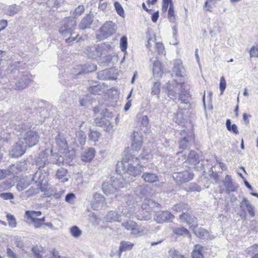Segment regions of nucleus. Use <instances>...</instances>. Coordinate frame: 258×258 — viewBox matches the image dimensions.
<instances>
[{"label":"nucleus","instance_id":"5fc2aeb1","mask_svg":"<svg viewBox=\"0 0 258 258\" xmlns=\"http://www.w3.org/2000/svg\"><path fill=\"white\" fill-rule=\"evenodd\" d=\"M29 184V182L20 181L17 185V188L19 191H21L25 189Z\"/></svg>","mask_w":258,"mask_h":258},{"label":"nucleus","instance_id":"4c0bfd02","mask_svg":"<svg viewBox=\"0 0 258 258\" xmlns=\"http://www.w3.org/2000/svg\"><path fill=\"white\" fill-rule=\"evenodd\" d=\"M134 245V243L128 241H121L119 246V250L120 251H125L131 250L133 248Z\"/></svg>","mask_w":258,"mask_h":258},{"label":"nucleus","instance_id":"423d86ee","mask_svg":"<svg viewBox=\"0 0 258 258\" xmlns=\"http://www.w3.org/2000/svg\"><path fill=\"white\" fill-rule=\"evenodd\" d=\"M177 155L179 160H180L179 158L180 157L182 158L180 161L181 163H184L187 161L191 164L195 165L200 162L199 156L195 151H190L187 157L185 154H183L182 152H178ZM179 162L180 163V161Z\"/></svg>","mask_w":258,"mask_h":258},{"label":"nucleus","instance_id":"7c9ffc66","mask_svg":"<svg viewBox=\"0 0 258 258\" xmlns=\"http://www.w3.org/2000/svg\"><path fill=\"white\" fill-rule=\"evenodd\" d=\"M68 171L63 168L58 169L56 172V176L57 178L62 182H64L68 180L67 177Z\"/></svg>","mask_w":258,"mask_h":258},{"label":"nucleus","instance_id":"5701e85b","mask_svg":"<svg viewBox=\"0 0 258 258\" xmlns=\"http://www.w3.org/2000/svg\"><path fill=\"white\" fill-rule=\"evenodd\" d=\"M157 220L158 223L172 221L174 216L168 211L159 212L157 213Z\"/></svg>","mask_w":258,"mask_h":258},{"label":"nucleus","instance_id":"ea45409f","mask_svg":"<svg viewBox=\"0 0 258 258\" xmlns=\"http://www.w3.org/2000/svg\"><path fill=\"white\" fill-rule=\"evenodd\" d=\"M45 221V217L33 221L32 222H28L29 224H32L35 228H39L41 227L44 224Z\"/></svg>","mask_w":258,"mask_h":258},{"label":"nucleus","instance_id":"052dcab7","mask_svg":"<svg viewBox=\"0 0 258 258\" xmlns=\"http://www.w3.org/2000/svg\"><path fill=\"white\" fill-rule=\"evenodd\" d=\"M114 6L117 14L120 16H123L124 10L121 5L118 2H115L114 3Z\"/></svg>","mask_w":258,"mask_h":258},{"label":"nucleus","instance_id":"37998d69","mask_svg":"<svg viewBox=\"0 0 258 258\" xmlns=\"http://www.w3.org/2000/svg\"><path fill=\"white\" fill-rule=\"evenodd\" d=\"M7 219L8 221L9 226L12 228H15L17 226L16 219L13 215L8 214Z\"/></svg>","mask_w":258,"mask_h":258},{"label":"nucleus","instance_id":"a18cd8bd","mask_svg":"<svg viewBox=\"0 0 258 258\" xmlns=\"http://www.w3.org/2000/svg\"><path fill=\"white\" fill-rule=\"evenodd\" d=\"M19 11L20 7L16 5H14L9 7L6 13L10 16H13L17 13Z\"/></svg>","mask_w":258,"mask_h":258},{"label":"nucleus","instance_id":"6ab92c4d","mask_svg":"<svg viewBox=\"0 0 258 258\" xmlns=\"http://www.w3.org/2000/svg\"><path fill=\"white\" fill-rule=\"evenodd\" d=\"M153 63L152 71L153 75L155 77H161L163 74L162 67L160 62L156 58H153L150 59Z\"/></svg>","mask_w":258,"mask_h":258},{"label":"nucleus","instance_id":"3c124183","mask_svg":"<svg viewBox=\"0 0 258 258\" xmlns=\"http://www.w3.org/2000/svg\"><path fill=\"white\" fill-rule=\"evenodd\" d=\"M127 37L125 36H122L120 40V47L121 50L125 52L127 48Z\"/></svg>","mask_w":258,"mask_h":258},{"label":"nucleus","instance_id":"a878e982","mask_svg":"<svg viewBox=\"0 0 258 258\" xmlns=\"http://www.w3.org/2000/svg\"><path fill=\"white\" fill-rule=\"evenodd\" d=\"M96 151L94 148H88L82 154V160L86 162L91 161L94 157Z\"/></svg>","mask_w":258,"mask_h":258},{"label":"nucleus","instance_id":"aec40b11","mask_svg":"<svg viewBox=\"0 0 258 258\" xmlns=\"http://www.w3.org/2000/svg\"><path fill=\"white\" fill-rule=\"evenodd\" d=\"M186 131H183L181 133V136L182 138L179 142V148L180 149H186L188 147L190 143L193 141V138L191 135H185Z\"/></svg>","mask_w":258,"mask_h":258},{"label":"nucleus","instance_id":"6e6d98bb","mask_svg":"<svg viewBox=\"0 0 258 258\" xmlns=\"http://www.w3.org/2000/svg\"><path fill=\"white\" fill-rule=\"evenodd\" d=\"M84 7L83 5H79L76 8L73 15L75 17H78L81 15L84 12Z\"/></svg>","mask_w":258,"mask_h":258},{"label":"nucleus","instance_id":"13d9d810","mask_svg":"<svg viewBox=\"0 0 258 258\" xmlns=\"http://www.w3.org/2000/svg\"><path fill=\"white\" fill-rule=\"evenodd\" d=\"M151 151L150 149H144L142 153L140 155V158L141 159H148L151 156Z\"/></svg>","mask_w":258,"mask_h":258},{"label":"nucleus","instance_id":"4be33fe9","mask_svg":"<svg viewBox=\"0 0 258 258\" xmlns=\"http://www.w3.org/2000/svg\"><path fill=\"white\" fill-rule=\"evenodd\" d=\"M240 208L244 213H245V209H246L249 214L251 217H253L254 216L255 213L253 211V207L245 198H243L242 201L240 204Z\"/></svg>","mask_w":258,"mask_h":258},{"label":"nucleus","instance_id":"39448f33","mask_svg":"<svg viewBox=\"0 0 258 258\" xmlns=\"http://www.w3.org/2000/svg\"><path fill=\"white\" fill-rule=\"evenodd\" d=\"M124 182L119 178L113 180L111 183L109 182H104L102 185V189L104 194L108 196L115 194L120 188L124 186Z\"/></svg>","mask_w":258,"mask_h":258},{"label":"nucleus","instance_id":"1a4fd4ad","mask_svg":"<svg viewBox=\"0 0 258 258\" xmlns=\"http://www.w3.org/2000/svg\"><path fill=\"white\" fill-rule=\"evenodd\" d=\"M115 25L112 21L106 22L100 29L99 32L101 38L105 39L112 35L115 30Z\"/></svg>","mask_w":258,"mask_h":258},{"label":"nucleus","instance_id":"bb28decb","mask_svg":"<svg viewBox=\"0 0 258 258\" xmlns=\"http://www.w3.org/2000/svg\"><path fill=\"white\" fill-rule=\"evenodd\" d=\"M86 137L85 133L82 131H79L76 134L75 143L78 147L82 146L86 142Z\"/></svg>","mask_w":258,"mask_h":258},{"label":"nucleus","instance_id":"4d7b16f0","mask_svg":"<svg viewBox=\"0 0 258 258\" xmlns=\"http://www.w3.org/2000/svg\"><path fill=\"white\" fill-rule=\"evenodd\" d=\"M124 200L125 201L126 204L128 206H134L136 204V200L133 196H125Z\"/></svg>","mask_w":258,"mask_h":258},{"label":"nucleus","instance_id":"dca6fc26","mask_svg":"<svg viewBox=\"0 0 258 258\" xmlns=\"http://www.w3.org/2000/svg\"><path fill=\"white\" fill-rule=\"evenodd\" d=\"M50 155L46 151L41 152L36 160V165L40 170L41 168H43L44 166L49 163V158Z\"/></svg>","mask_w":258,"mask_h":258},{"label":"nucleus","instance_id":"c85d7f7f","mask_svg":"<svg viewBox=\"0 0 258 258\" xmlns=\"http://www.w3.org/2000/svg\"><path fill=\"white\" fill-rule=\"evenodd\" d=\"M42 214L40 211H27L25 212V217L28 222H32L39 219L38 217Z\"/></svg>","mask_w":258,"mask_h":258},{"label":"nucleus","instance_id":"864d4df0","mask_svg":"<svg viewBox=\"0 0 258 258\" xmlns=\"http://www.w3.org/2000/svg\"><path fill=\"white\" fill-rule=\"evenodd\" d=\"M100 136V134L97 131H91L89 135V138L90 140L93 142L98 141V139Z\"/></svg>","mask_w":258,"mask_h":258},{"label":"nucleus","instance_id":"2eb2a0df","mask_svg":"<svg viewBox=\"0 0 258 258\" xmlns=\"http://www.w3.org/2000/svg\"><path fill=\"white\" fill-rule=\"evenodd\" d=\"M94 20V15L90 12L89 14L86 15L81 20L79 25L80 29L86 30L91 28V25Z\"/></svg>","mask_w":258,"mask_h":258},{"label":"nucleus","instance_id":"72a5a7b5","mask_svg":"<svg viewBox=\"0 0 258 258\" xmlns=\"http://www.w3.org/2000/svg\"><path fill=\"white\" fill-rule=\"evenodd\" d=\"M136 218L140 220H149L151 219L152 215L149 211H143L142 213L136 216Z\"/></svg>","mask_w":258,"mask_h":258},{"label":"nucleus","instance_id":"20e7f679","mask_svg":"<svg viewBox=\"0 0 258 258\" xmlns=\"http://www.w3.org/2000/svg\"><path fill=\"white\" fill-rule=\"evenodd\" d=\"M76 27V21L74 17H66L61 21L58 32L63 37L74 35Z\"/></svg>","mask_w":258,"mask_h":258},{"label":"nucleus","instance_id":"680f3d73","mask_svg":"<svg viewBox=\"0 0 258 258\" xmlns=\"http://www.w3.org/2000/svg\"><path fill=\"white\" fill-rule=\"evenodd\" d=\"M226 87V82L225 78L222 76L220 78L219 88L220 90V94L222 95Z\"/></svg>","mask_w":258,"mask_h":258},{"label":"nucleus","instance_id":"6e6552de","mask_svg":"<svg viewBox=\"0 0 258 258\" xmlns=\"http://www.w3.org/2000/svg\"><path fill=\"white\" fill-rule=\"evenodd\" d=\"M26 146L22 140H20L10 151V156L17 158L23 155L26 151Z\"/></svg>","mask_w":258,"mask_h":258},{"label":"nucleus","instance_id":"774afa93","mask_svg":"<svg viewBox=\"0 0 258 258\" xmlns=\"http://www.w3.org/2000/svg\"><path fill=\"white\" fill-rule=\"evenodd\" d=\"M0 197L4 200H11L14 198L13 195L11 192H4L0 194Z\"/></svg>","mask_w":258,"mask_h":258},{"label":"nucleus","instance_id":"4468645a","mask_svg":"<svg viewBox=\"0 0 258 258\" xmlns=\"http://www.w3.org/2000/svg\"><path fill=\"white\" fill-rule=\"evenodd\" d=\"M142 172L143 173L142 178L145 182L152 183L159 181L158 176L155 173L149 171L147 166L144 167Z\"/></svg>","mask_w":258,"mask_h":258},{"label":"nucleus","instance_id":"a19ab883","mask_svg":"<svg viewBox=\"0 0 258 258\" xmlns=\"http://www.w3.org/2000/svg\"><path fill=\"white\" fill-rule=\"evenodd\" d=\"M56 142L57 144L62 148H65L67 147V141L62 136H61L59 134L57 135V137L55 138Z\"/></svg>","mask_w":258,"mask_h":258},{"label":"nucleus","instance_id":"0e129e2a","mask_svg":"<svg viewBox=\"0 0 258 258\" xmlns=\"http://www.w3.org/2000/svg\"><path fill=\"white\" fill-rule=\"evenodd\" d=\"M250 57H258V45L253 46L250 51Z\"/></svg>","mask_w":258,"mask_h":258},{"label":"nucleus","instance_id":"f03ea898","mask_svg":"<svg viewBox=\"0 0 258 258\" xmlns=\"http://www.w3.org/2000/svg\"><path fill=\"white\" fill-rule=\"evenodd\" d=\"M32 181L36 184L37 187L34 188L32 187L25 191L23 193L24 197L28 198L38 194L40 190L42 191H46L48 189V179L45 174H41V171L35 172L33 175Z\"/></svg>","mask_w":258,"mask_h":258},{"label":"nucleus","instance_id":"f3484780","mask_svg":"<svg viewBox=\"0 0 258 258\" xmlns=\"http://www.w3.org/2000/svg\"><path fill=\"white\" fill-rule=\"evenodd\" d=\"M104 201L105 199L102 195L95 193L91 203V208L94 210H98L102 207Z\"/></svg>","mask_w":258,"mask_h":258},{"label":"nucleus","instance_id":"8fccbe9b","mask_svg":"<svg viewBox=\"0 0 258 258\" xmlns=\"http://www.w3.org/2000/svg\"><path fill=\"white\" fill-rule=\"evenodd\" d=\"M168 18L170 22H173L175 19V15L173 9V5L171 4L168 12Z\"/></svg>","mask_w":258,"mask_h":258},{"label":"nucleus","instance_id":"2f4dec72","mask_svg":"<svg viewBox=\"0 0 258 258\" xmlns=\"http://www.w3.org/2000/svg\"><path fill=\"white\" fill-rule=\"evenodd\" d=\"M173 210L177 212L186 213L189 210L188 206L185 203H180L175 205L173 207Z\"/></svg>","mask_w":258,"mask_h":258},{"label":"nucleus","instance_id":"58836bf2","mask_svg":"<svg viewBox=\"0 0 258 258\" xmlns=\"http://www.w3.org/2000/svg\"><path fill=\"white\" fill-rule=\"evenodd\" d=\"M30 82V80L27 79L26 77L22 79V82H19L16 84V89L18 90H21L25 88L28 83Z\"/></svg>","mask_w":258,"mask_h":258},{"label":"nucleus","instance_id":"b1692460","mask_svg":"<svg viewBox=\"0 0 258 258\" xmlns=\"http://www.w3.org/2000/svg\"><path fill=\"white\" fill-rule=\"evenodd\" d=\"M224 185L227 192L234 191L238 188V185L232 182L231 177L228 175L225 176Z\"/></svg>","mask_w":258,"mask_h":258},{"label":"nucleus","instance_id":"f704fd0d","mask_svg":"<svg viewBox=\"0 0 258 258\" xmlns=\"http://www.w3.org/2000/svg\"><path fill=\"white\" fill-rule=\"evenodd\" d=\"M70 231L71 235L76 238L80 237L82 234V230L77 226H74L70 228Z\"/></svg>","mask_w":258,"mask_h":258},{"label":"nucleus","instance_id":"7ed1b4c3","mask_svg":"<svg viewBox=\"0 0 258 258\" xmlns=\"http://www.w3.org/2000/svg\"><path fill=\"white\" fill-rule=\"evenodd\" d=\"M111 48L108 42H104L87 46L85 49V53L90 58H97L103 54H106Z\"/></svg>","mask_w":258,"mask_h":258},{"label":"nucleus","instance_id":"473e14b6","mask_svg":"<svg viewBox=\"0 0 258 258\" xmlns=\"http://www.w3.org/2000/svg\"><path fill=\"white\" fill-rule=\"evenodd\" d=\"M203 247L200 245L195 246V249L192 252V258H204L202 253Z\"/></svg>","mask_w":258,"mask_h":258},{"label":"nucleus","instance_id":"412c9836","mask_svg":"<svg viewBox=\"0 0 258 258\" xmlns=\"http://www.w3.org/2000/svg\"><path fill=\"white\" fill-rule=\"evenodd\" d=\"M133 137L132 148L135 151H139L142 146V138L137 132L133 133Z\"/></svg>","mask_w":258,"mask_h":258},{"label":"nucleus","instance_id":"0eeeda50","mask_svg":"<svg viewBox=\"0 0 258 258\" xmlns=\"http://www.w3.org/2000/svg\"><path fill=\"white\" fill-rule=\"evenodd\" d=\"M39 139V137L37 133L30 130L26 132L23 139L22 140L25 141V145L31 147L38 143Z\"/></svg>","mask_w":258,"mask_h":258},{"label":"nucleus","instance_id":"e433bc0d","mask_svg":"<svg viewBox=\"0 0 258 258\" xmlns=\"http://www.w3.org/2000/svg\"><path fill=\"white\" fill-rule=\"evenodd\" d=\"M157 203L154 202L151 199H145L142 204V207L143 209L153 208L157 206Z\"/></svg>","mask_w":258,"mask_h":258},{"label":"nucleus","instance_id":"bf43d9fd","mask_svg":"<svg viewBox=\"0 0 258 258\" xmlns=\"http://www.w3.org/2000/svg\"><path fill=\"white\" fill-rule=\"evenodd\" d=\"M169 255L172 258H182L183 256L174 248H172L169 251Z\"/></svg>","mask_w":258,"mask_h":258},{"label":"nucleus","instance_id":"ddd939ff","mask_svg":"<svg viewBox=\"0 0 258 258\" xmlns=\"http://www.w3.org/2000/svg\"><path fill=\"white\" fill-rule=\"evenodd\" d=\"M179 88L181 89L179 93V100L184 104H187L189 102V86L185 83L179 84Z\"/></svg>","mask_w":258,"mask_h":258},{"label":"nucleus","instance_id":"c9c22d12","mask_svg":"<svg viewBox=\"0 0 258 258\" xmlns=\"http://www.w3.org/2000/svg\"><path fill=\"white\" fill-rule=\"evenodd\" d=\"M192 230L196 235L200 238H203L208 234L207 231L202 227L197 228V227H194L192 228Z\"/></svg>","mask_w":258,"mask_h":258},{"label":"nucleus","instance_id":"603ef678","mask_svg":"<svg viewBox=\"0 0 258 258\" xmlns=\"http://www.w3.org/2000/svg\"><path fill=\"white\" fill-rule=\"evenodd\" d=\"M20 61H16L9 66L8 68L9 71L12 73H15L16 71H19L20 68Z\"/></svg>","mask_w":258,"mask_h":258},{"label":"nucleus","instance_id":"c756f323","mask_svg":"<svg viewBox=\"0 0 258 258\" xmlns=\"http://www.w3.org/2000/svg\"><path fill=\"white\" fill-rule=\"evenodd\" d=\"M183 67L180 60H176L174 62L173 68V72L176 77H182Z\"/></svg>","mask_w":258,"mask_h":258},{"label":"nucleus","instance_id":"f257e3e1","mask_svg":"<svg viewBox=\"0 0 258 258\" xmlns=\"http://www.w3.org/2000/svg\"><path fill=\"white\" fill-rule=\"evenodd\" d=\"M140 163L138 158L132 157L128 158L127 162L121 161L116 164V171L122 176L121 180L129 178L130 176L136 177L141 174L144 168Z\"/></svg>","mask_w":258,"mask_h":258},{"label":"nucleus","instance_id":"69168bd1","mask_svg":"<svg viewBox=\"0 0 258 258\" xmlns=\"http://www.w3.org/2000/svg\"><path fill=\"white\" fill-rule=\"evenodd\" d=\"M15 244L16 246L18 248H22L24 247L23 241L20 237H16Z\"/></svg>","mask_w":258,"mask_h":258},{"label":"nucleus","instance_id":"de8ad7c7","mask_svg":"<svg viewBox=\"0 0 258 258\" xmlns=\"http://www.w3.org/2000/svg\"><path fill=\"white\" fill-rule=\"evenodd\" d=\"M120 216H123L125 217H127L129 219H133L134 218V214L132 211L128 210V209H122L120 211Z\"/></svg>","mask_w":258,"mask_h":258},{"label":"nucleus","instance_id":"9d476101","mask_svg":"<svg viewBox=\"0 0 258 258\" xmlns=\"http://www.w3.org/2000/svg\"><path fill=\"white\" fill-rule=\"evenodd\" d=\"M194 177V174L189 170H185L175 172L173 174V178L177 182H186L191 180Z\"/></svg>","mask_w":258,"mask_h":258},{"label":"nucleus","instance_id":"cd10ccee","mask_svg":"<svg viewBox=\"0 0 258 258\" xmlns=\"http://www.w3.org/2000/svg\"><path fill=\"white\" fill-rule=\"evenodd\" d=\"M120 215L117 212L111 211L107 214L105 217V219L108 222H120Z\"/></svg>","mask_w":258,"mask_h":258},{"label":"nucleus","instance_id":"09e8293b","mask_svg":"<svg viewBox=\"0 0 258 258\" xmlns=\"http://www.w3.org/2000/svg\"><path fill=\"white\" fill-rule=\"evenodd\" d=\"M173 232L178 235H182L183 234L188 235L189 234L188 230L184 227L175 228L173 230Z\"/></svg>","mask_w":258,"mask_h":258},{"label":"nucleus","instance_id":"79ce46f5","mask_svg":"<svg viewBox=\"0 0 258 258\" xmlns=\"http://www.w3.org/2000/svg\"><path fill=\"white\" fill-rule=\"evenodd\" d=\"M102 127L107 133H110L113 132V124L107 119L105 120Z\"/></svg>","mask_w":258,"mask_h":258},{"label":"nucleus","instance_id":"9b49d317","mask_svg":"<svg viewBox=\"0 0 258 258\" xmlns=\"http://www.w3.org/2000/svg\"><path fill=\"white\" fill-rule=\"evenodd\" d=\"M165 93L172 100L176 98L177 91L179 90V84L175 81L169 82L165 85Z\"/></svg>","mask_w":258,"mask_h":258},{"label":"nucleus","instance_id":"f8f14e48","mask_svg":"<svg viewBox=\"0 0 258 258\" xmlns=\"http://www.w3.org/2000/svg\"><path fill=\"white\" fill-rule=\"evenodd\" d=\"M121 225L125 229L131 231L132 234L141 236L143 234V232L140 231L137 228L138 225L137 223L132 220L123 222L121 223Z\"/></svg>","mask_w":258,"mask_h":258},{"label":"nucleus","instance_id":"c03bdc74","mask_svg":"<svg viewBox=\"0 0 258 258\" xmlns=\"http://www.w3.org/2000/svg\"><path fill=\"white\" fill-rule=\"evenodd\" d=\"M19 168L20 164H15L11 165L9 167V169L7 170L8 171H10V175L12 174L15 175L20 171L21 170L19 169Z\"/></svg>","mask_w":258,"mask_h":258},{"label":"nucleus","instance_id":"49530a36","mask_svg":"<svg viewBox=\"0 0 258 258\" xmlns=\"http://www.w3.org/2000/svg\"><path fill=\"white\" fill-rule=\"evenodd\" d=\"M160 92V83L158 82H156L154 83L153 86L151 90V94L152 95H158V97H159V95Z\"/></svg>","mask_w":258,"mask_h":258},{"label":"nucleus","instance_id":"393cba45","mask_svg":"<svg viewBox=\"0 0 258 258\" xmlns=\"http://www.w3.org/2000/svg\"><path fill=\"white\" fill-rule=\"evenodd\" d=\"M52 151L51 150L48 162L52 164H57L58 166H60L63 164L65 161L64 157L56 153L52 154Z\"/></svg>","mask_w":258,"mask_h":258},{"label":"nucleus","instance_id":"e2e57ef3","mask_svg":"<svg viewBox=\"0 0 258 258\" xmlns=\"http://www.w3.org/2000/svg\"><path fill=\"white\" fill-rule=\"evenodd\" d=\"M141 124L142 125V126L146 127V128L145 130V131L146 130H147L148 129L147 127L148 126V125H149V119L146 115L142 116V117L141 118Z\"/></svg>","mask_w":258,"mask_h":258},{"label":"nucleus","instance_id":"338daca9","mask_svg":"<svg viewBox=\"0 0 258 258\" xmlns=\"http://www.w3.org/2000/svg\"><path fill=\"white\" fill-rule=\"evenodd\" d=\"M15 130L20 133L26 132L27 130V126L25 124H20L15 127Z\"/></svg>","mask_w":258,"mask_h":258},{"label":"nucleus","instance_id":"a211bd4d","mask_svg":"<svg viewBox=\"0 0 258 258\" xmlns=\"http://www.w3.org/2000/svg\"><path fill=\"white\" fill-rule=\"evenodd\" d=\"M179 218L181 221L186 222L190 227L192 228L194 227H197V220L195 217L188 213H183L179 216Z\"/></svg>","mask_w":258,"mask_h":258}]
</instances>
